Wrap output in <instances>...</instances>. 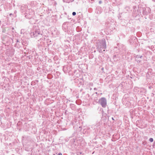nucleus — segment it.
<instances>
[{
    "label": "nucleus",
    "instance_id": "obj_1",
    "mask_svg": "<svg viewBox=\"0 0 155 155\" xmlns=\"http://www.w3.org/2000/svg\"><path fill=\"white\" fill-rule=\"evenodd\" d=\"M99 102L103 107H105L106 105V99L104 98H102L100 99L99 100Z\"/></svg>",
    "mask_w": 155,
    "mask_h": 155
},
{
    "label": "nucleus",
    "instance_id": "obj_2",
    "mask_svg": "<svg viewBox=\"0 0 155 155\" xmlns=\"http://www.w3.org/2000/svg\"><path fill=\"white\" fill-rule=\"evenodd\" d=\"M153 139L152 138H151L149 139V141L151 142H153Z\"/></svg>",
    "mask_w": 155,
    "mask_h": 155
},
{
    "label": "nucleus",
    "instance_id": "obj_3",
    "mask_svg": "<svg viewBox=\"0 0 155 155\" xmlns=\"http://www.w3.org/2000/svg\"><path fill=\"white\" fill-rule=\"evenodd\" d=\"M76 14V13L75 12H73V13H72V15L74 16V15H75Z\"/></svg>",
    "mask_w": 155,
    "mask_h": 155
},
{
    "label": "nucleus",
    "instance_id": "obj_4",
    "mask_svg": "<svg viewBox=\"0 0 155 155\" xmlns=\"http://www.w3.org/2000/svg\"><path fill=\"white\" fill-rule=\"evenodd\" d=\"M57 155H62V154L61 153H58V154Z\"/></svg>",
    "mask_w": 155,
    "mask_h": 155
},
{
    "label": "nucleus",
    "instance_id": "obj_5",
    "mask_svg": "<svg viewBox=\"0 0 155 155\" xmlns=\"http://www.w3.org/2000/svg\"><path fill=\"white\" fill-rule=\"evenodd\" d=\"M55 155V154H54V155Z\"/></svg>",
    "mask_w": 155,
    "mask_h": 155
}]
</instances>
